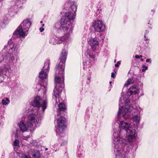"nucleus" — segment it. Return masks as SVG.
<instances>
[{
	"label": "nucleus",
	"mask_w": 158,
	"mask_h": 158,
	"mask_svg": "<svg viewBox=\"0 0 158 158\" xmlns=\"http://www.w3.org/2000/svg\"><path fill=\"white\" fill-rule=\"evenodd\" d=\"M140 118L139 115L138 114L133 116L132 118L133 124L135 127H137L139 123Z\"/></svg>",
	"instance_id": "nucleus-21"
},
{
	"label": "nucleus",
	"mask_w": 158,
	"mask_h": 158,
	"mask_svg": "<svg viewBox=\"0 0 158 158\" xmlns=\"http://www.w3.org/2000/svg\"><path fill=\"white\" fill-rule=\"evenodd\" d=\"M124 96L122 97L120 99L119 102L120 103H119V111L118 113V117H119L120 115L121 114V112L122 111V110L123 109V103L125 102L126 103H127L129 102V100L128 99H125Z\"/></svg>",
	"instance_id": "nucleus-13"
},
{
	"label": "nucleus",
	"mask_w": 158,
	"mask_h": 158,
	"mask_svg": "<svg viewBox=\"0 0 158 158\" xmlns=\"http://www.w3.org/2000/svg\"><path fill=\"white\" fill-rule=\"evenodd\" d=\"M114 62H116V60H114Z\"/></svg>",
	"instance_id": "nucleus-42"
},
{
	"label": "nucleus",
	"mask_w": 158,
	"mask_h": 158,
	"mask_svg": "<svg viewBox=\"0 0 158 158\" xmlns=\"http://www.w3.org/2000/svg\"><path fill=\"white\" fill-rule=\"evenodd\" d=\"M146 61L147 62H150V63H151V60L150 59H147L146 60Z\"/></svg>",
	"instance_id": "nucleus-31"
},
{
	"label": "nucleus",
	"mask_w": 158,
	"mask_h": 158,
	"mask_svg": "<svg viewBox=\"0 0 158 158\" xmlns=\"http://www.w3.org/2000/svg\"><path fill=\"white\" fill-rule=\"evenodd\" d=\"M58 115H59V114H58V115H57V116H58Z\"/></svg>",
	"instance_id": "nucleus-47"
},
{
	"label": "nucleus",
	"mask_w": 158,
	"mask_h": 158,
	"mask_svg": "<svg viewBox=\"0 0 158 158\" xmlns=\"http://www.w3.org/2000/svg\"><path fill=\"white\" fill-rule=\"evenodd\" d=\"M69 4V3H67V4ZM67 4H65V5H66H66H67Z\"/></svg>",
	"instance_id": "nucleus-44"
},
{
	"label": "nucleus",
	"mask_w": 158,
	"mask_h": 158,
	"mask_svg": "<svg viewBox=\"0 0 158 158\" xmlns=\"http://www.w3.org/2000/svg\"><path fill=\"white\" fill-rule=\"evenodd\" d=\"M59 86H55V89L54 90V96L56 98V99H57L56 98L58 96V98H59V99H60L61 98L59 97V96L61 94L62 88L63 87H61L60 88H59Z\"/></svg>",
	"instance_id": "nucleus-16"
},
{
	"label": "nucleus",
	"mask_w": 158,
	"mask_h": 158,
	"mask_svg": "<svg viewBox=\"0 0 158 158\" xmlns=\"http://www.w3.org/2000/svg\"><path fill=\"white\" fill-rule=\"evenodd\" d=\"M17 50V45L16 44H15L11 43V42L9 41L7 46L5 47L4 49L3 50V52H5L6 51L8 54H10L16 51Z\"/></svg>",
	"instance_id": "nucleus-9"
},
{
	"label": "nucleus",
	"mask_w": 158,
	"mask_h": 158,
	"mask_svg": "<svg viewBox=\"0 0 158 158\" xmlns=\"http://www.w3.org/2000/svg\"><path fill=\"white\" fill-rule=\"evenodd\" d=\"M133 82L132 78H130L128 79L124 85V87H127L129 85L132 83Z\"/></svg>",
	"instance_id": "nucleus-24"
},
{
	"label": "nucleus",
	"mask_w": 158,
	"mask_h": 158,
	"mask_svg": "<svg viewBox=\"0 0 158 158\" xmlns=\"http://www.w3.org/2000/svg\"><path fill=\"white\" fill-rule=\"evenodd\" d=\"M40 86L42 87V86H41L40 84H38L37 85L36 88H37V87H38Z\"/></svg>",
	"instance_id": "nucleus-34"
},
{
	"label": "nucleus",
	"mask_w": 158,
	"mask_h": 158,
	"mask_svg": "<svg viewBox=\"0 0 158 158\" xmlns=\"http://www.w3.org/2000/svg\"><path fill=\"white\" fill-rule=\"evenodd\" d=\"M20 2L19 1H17L15 2V5L11 7V9L15 13H17L19 8L21 7V6H20Z\"/></svg>",
	"instance_id": "nucleus-17"
},
{
	"label": "nucleus",
	"mask_w": 158,
	"mask_h": 158,
	"mask_svg": "<svg viewBox=\"0 0 158 158\" xmlns=\"http://www.w3.org/2000/svg\"><path fill=\"white\" fill-rule=\"evenodd\" d=\"M142 67L143 68V69L142 70V72H144L146 70L148 69V67L145 66L144 65H143L142 66Z\"/></svg>",
	"instance_id": "nucleus-27"
},
{
	"label": "nucleus",
	"mask_w": 158,
	"mask_h": 158,
	"mask_svg": "<svg viewBox=\"0 0 158 158\" xmlns=\"http://www.w3.org/2000/svg\"><path fill=\"white\" fill-rule=\"evenodd\" d=\"M4 60V57L2 55H0V62Z\"/></svg>",
	"instance_id": "nucleus-28"
},
{
	"label": "nucleus",
	"mask_w": 158,
	"mask_h": 158,
	"mask_svg": "<svg viewBox=\"0 0 158 158\" xmlns=\"http://www.w3.org/2000/svg\"><path fill=\"white\" fill-rule=\"evenodd\" d=\"M49 64L48 61L45 63L44 67L39 73V77L40 78L43 80L47 78L49 69Z\"/></svg>",
	"instance_id": "nucleus-7"
},
{
	"label": "nucleus",
	"mask_w": 158,
	"mask_h": 158,
	"mask_svg": "<svg viewBox=\"0 0 158 158\" xmlns=\"http://www.w3.org/2000/svg\"><path fill=\"white\" fill-rule=\"evenodd\" d=\"M62 102V100L61 99H59V98L58 99H56V103H57V105L58 104V103L59 102L60 103L59 105V110L64 111L66 109L65 105H64V104L61 102Z\"/></svg>",
	"instance_id": "nucleus-20"
},
{
	"label": "nucleus",
	"mask_w": 158,
	"mask_h": 158,
	"mask_svg": "<svg viewBox=\"0 0 158 158\" xmlns=\"http://www.w3.org/2000/svg\"><path fill=\"white\" fill-rule=\"evenodd\" d=\"M67 53L65 50H63L61 54V56L60 58V62L62 63H64L66 58Z\"/></svg>",
	"instance_id": "nucleus-22"
},
{
	"label": "nucleus",
	"mask_w": 158,
	"mask_h": 158,
	"mask_svg": "<svg viewBox=\"0 0 158 158\" xmlns=\"http://www.w3.org/2000/svg\"><path fill=\"white\" fill-rule=\"evenodd\" d=\"M19 141L17 139H16L14 142L13 144L14 145L16 146H19Z\"/></svg>",
	"instance_id": "nucleus-26"
},
{
	"label": "nucleus",
	"mask_w": 158,
	"mask_h": 158,
	"mask_svg": "<svg viewBox=\"0 0 158 158\" xmlns=\"http://www.w3.org/2000/svg\"><path fill=\"white\" fill-rule=\"evenodd\" d=\"M119 125V130H120L118 132H115L113 133V136L114 138L113 141V143L114 144V151L116 154V158H122V156L121 152V149L124 148L127 144L125 140L121 138L120 136L123 137L125 136L127 131L128 129H130L132 127L130 124L124 121H120Z\"/></svg>",
	"instance_id": "nucleus-2"
},
{
	"label": "nucleus",
	"mask_w": 158,
	"mask_h": 158,
	"mask_svg": "<svg viewBox=\"0 0 158 158\" xmlns=\"http://www.w3.org/2000/svg\"><path fill=\"white\" fill-rule=\"evenodd\" d=\"M92 27L95 32H101L105 29V26L102 20H97L92 23Z\"/></svg>",
	"instance_id": "nucleus-6"
},
{
	"label": "nucleus",
	"mask_w": 158,
	"mask_h": 158,
	"mask_svg": "<svg viewBox=\"0 0 158 158\" xmlns=\"http://www.w3.org/2000/svg\"><path fill=\"white\" fill-rule=\"evenodd\" d=\"M58 115H59V114H58V115H57V116H58Z\"/></svg>",
	"instance_id": "nucleus-48"
},
{
	"label": "nucleus",
	"mask_w": 158,
	"mask_h": 158,
	"mask_svg": "<svg viewBox=\"0 0 158 158\" xmlns=\"http://www.w3.org/2000/svg\"><path fill=\"white\" fill-rule=\"evenodd\" d=\"M135 57L136 58V59H138V58H142V56L141 55H140V56H139L138 55H136L135 56Z\"/></svg>",
	"instance_id": "nucleus-29"
},
{
	"label": "nucleus",
	"mask_w": 158,
	"mask_h": 158,
	"mask_svg": "<svg viewBox=\"0 0 158 158\" xmlns=\"http://www.w3.org/2000/svg\"><path fill=\"white\" fill-rule=\"evenodd\" d=\"M33 142H35V140H33Z\"/></svg>",
	"instance_id": "nucleus-46"
},
{
	"label": "nucleus",
	"mask_w": 158,
	"mask_h": 158,
	"mask_svg": "<svg viewBox=\"0 0 158 158\" xmlns=\"http://www.w3.org/2000/svg\"><path fill=\"white\" fill-rule=\"evenodd\" d=\"M29 124L27 122L26 123L23 120H22L19 124L21 131L22 132H24L27 130L28 128L31 127H30Z\"/></svg>",
	"instance_id": "nucleus-14"
},
{
	"label": "nucleus",
	"mask_w": 158,
	"mask_h": 158,
	"mask_svg": "<svg viewBox=\"0 0 158 158\" xmlns=\"http://www.w3.org/2000/svg\"><path fill=\"white\" fill-rule=\"evenodd\" d=\"M120 64V63L119 62V61H118L117 62V63L115 64V66L116 67H118L119 65Z\"/></svg>",
	"instance_id": "nucleus-30"
},
{
	"label": "nucleus",
	"mask_w": 158,
	"mask_h": 158,
	"mask_svg": "<svg viewBox=\"0 0 158 158\" xmlns=\"http://www.w3.org/2000/svg\"><path fill=\"white\" fill-rule=\"evenodd\" d=\"M31 103L33 106L39 108L41 114L44 112L47 107L46 101L42 100L40 97L35 98L32 101Z\"/></svg>",
	"instance_id": "nucleus-5"
},
{
	"label": "nucleus",
	"mask_w": 158,
	"mask_h": 158,
	"mask_svg": "<svg viewBox=\"0 0 158 158\" xmlns=\"http://www.w3.org/2000/svg\"><path fill=\"white\" fill-rule=\"evenodd\" d=\"M66 119L63 117H60L59 118H58L57 120V126L59 128L56 130V132L58 134L59 133H62L63 131V130L66 128L65 123Z\"/></svg>",
	"instance_id": "nucleus-8"
},
{
	"label": "nucleus",
	"mask_w": 158,
	"mask_h": 158,
	"mask_svg": "<svg viewBox=\"0 0 158 158\" xmlns=\"http://www.w3.org/2000/svg\"><path fill=\"white\" fill-rule=\"evenodd\" d=\"M33 156L34 158H40V153L39 151L35 150L32 152Z\"/></svg>",
	"instance_id": "nucleus-23"
},
{
	"label": "nucleus",
	"mask_w": 158,
	"mask_h": 158,
	"mask_svg": "<svg viewBox=\"0 0 158 158\" xmlns=\"http://www.w3.org/2000/svg\"><path fill=\"white\" fill-rule=\"evenodd\" d=\"M64 64H60L57 65L56 68V77H55V82L56 84V86H60L64 87Z\"/></svg>",
	"instance_id": "nucleus-3"
},
{
	"label": "nucleus",
	"mask_w": 158,
	"mask_h": 158,
	"mask_svg": "<svg viewBox=\"0 0 158 158\" xmlns=\"http://www.w3.org/2000/svg\"><path fill=\"white\" fill-rule=\"evenodd\" d=\"M29 136H27V137H25L24 139H27V138H29Z\"/></svg>",
	"instance_id": "nucleus-35"
},
{
	"label": "nucleus",
	"mask_w": 158,
	"mask_h": 158,
	"mask_svg": "<svg viewBox=\"0 0 158 158\" xmlns=\"http://www.w3.org/2000/svg\"><path fill=\"white\" fill-rule=\"evenodd\" d=\"M26 158H31V157L30 156H26Z\"/></svg>",
	"instance_id": "nucleus-36"
},
{
	"label": "nucleus",
	"mask_w": 158,
	"mask_h": 158,
	"mask_svg": "<svg viewBox=\"0 0 158 158\" xmlns=\"http://www.w3.org/2000/svg\"><path fill=\"white\" fill-rule=\"evenodd\" d=\"M110 84H111V81H110Z\"/></svg>",
	"instance_id": "nucleus-43"
},
{
	"label": "nucleus",
	"mask_w": 158,
	"mask_h": 158,
	"mask_svg": "<svg viewBox=\"0 0 158 158\" xmlns=\"http://www.w3.org/2000/svg\"><path fill=\"white\" fill-rule=\"evenodd\" d=\"M45 150H48V148H45Z\"/></svg>",
	"instance_id": "nucleus-45"
},
{
	"label": "nucleus",
	"mask_w": 158,
	"mask_h": 158,
	"mask_svg": "<svg viewBox=\"0 0 158 158\" xmlns=\"http://www.w3.org/2000/svg\"><path fill=\"white\" fill-rule=\"evenodd\" d=\"M40 23H43V21H40Z\"/></svg>",
	"instance_id": "nucleus-40"
},
{
	"label": "nucleus",
	"mask_w": 158,
	"mask_h": 158,
	"mask_svg": "<svg viewBox=\"0 0 158 158\" xmlns=\"http://www.w3.org/2000/svg\"><path fill=\"white\" fill-rule=\"evenodd\" d=\"M146 31V32L147 33H148V32L147 31Z\"/></svg>",
	"instance_id": "nucleus-41"
},
{
	"label": "nucleus",
	"mask_w": 158,
	"mask_h": 158,
	"mask_svg": "<svg viewBox=\"0 0 158 158\" xmlns=\"http://www.w3.org/2000/svg\"><path fill=\"white\" fill-rule=\"evenodd\" d=\"M9 68L6 66H4L0 68V79L2 81L4 79V76L6 75V73L8 71Z\"/></svg>",
	"instance_id": "nucleus-15"
},
{
	"label": "nucleus",
	"mask_w": 158,
	"mask_h": 158,
	"mask_svg": "<svg viewBox=\"0 0 158 158\" xmlns=\"http://www.w3.org/2000/svg\"><path fill=\"white\" fill-rule=\"evenodd\" d=\"M143 59H141V61H143Z\"/></svg>",
	"instance_id": "nucleus-37"
},
{
	"label": "nucleus",
	"mask_w": 158,
	"mask_h": 158,
	"mask_svg": "<svg viewBox=\"0 0 158 158\" xmlns=\"http://www.w3.org/2000/svg\"><path fill=\"white\" fill-rule=\"evenodd\" d=\"M111 77L114 78L115 77V75L114 73H111Z\"/></svg>",
	"instance_id": "nucleus-32"
},
{
	"label": "nucleus",
	"mask_w": 158,
	"mask_h": 158,
	"mask_svg": "<svg viewBox=\"0 0 158 158\" xmlns=\"http://www.w3.org/2000/svg\"><path fill=\"white\" fill-rule=\"evenodd\" d=\"M89 43L90 44L93 51H95L98 49L99 43L97 38L91 39L89 41Z\"/></svg>",
	"instance_id": "nucleus-12"
},
{
	"label": "nucleus",
	"mask_w": 158,
	"mask_h": 158,
	"mask_svg": "<svg viewBox=\"0 0 158 158\" xmlns=\"http://www.w3.org/2000/svg\"><path fill=\"white\" fill-rule=\"evenodd\" d=\"M130 109V107L128 105H126L123 109V110L122 111V114L123 118L124 119H126L127 117L128 111Z\"/></svg>",
	"instance_id": "nucleus-18"
},
{
	"label": "nucleus",
	"mask_w": 158,
	"mask_h": 158,
	"mask_svg": "<svg viewBox=\"0 0 158 158\" xmlns=\"http://www.w3.org/2000/svg\"><path fill=\"white\" fill-rule=\"evenodd\" d=\"M44 26V24H42V26Z\"/></svg>",
	"instance_id": "nucleus-39"
},
{
	"label": "nucleus",
	"mask_w": 158,
	"mask_h": 158,
	"mask_svg": "<svg viewBox=\"0 0 158 158\" xmlns=\"http://www.w3.org/2000/svg\"><path fill=\"white\" fill-rule=\"evenodd\" d=\"M10 101L7 98H4L2 100V103L3 105H6L9 103Z\"/></svg>",
	"instance_id": "nucleus-25"
},
{
	"label": "nucleus",
	"mask_w": 158,
	"mask_h": 158,
	"mask_svg": "<svg viewBox=\"0 0 158 158\" xmlns=\"http://www.w3.org/2000/svg\"><path fill=\"white\" fill-rule=\"evenodd\" d=\"M92 58H94V56H92L91 57Z\"/></svg>",
	"instance_id": "nucleus-38"
},
{
	"label": "nucleus",
	"mask_w": 158,
	"mask_h": 158,
	"mask_svg": "<svg viewBox=\"0 0 158 158\" xmlns=\"http://www.w3.org/2000/svg\"><path fill=\"white\" fill-rule=\"evenodd\" d=\"M39 117L38 114L36 115L35 114H30L28 116L27 123H28L30 127H32L34 125L35 126L36 123H38L37 118Z\"/></svg>",
	"instance_id": "nucleus-10"
},
{
	"label": "nucleus",
	"mask_w": 158,
	"mask_h": 158,
	"mask_svg": "<svg viewBox=\"0 0 158 158\" xmlns=\"http://www.w3.org/2000/svg\"><path fill=\"white\" fill-rule=\"evenodd\" d=\"M40 29L41 32H43L44 30V29L42 27H40Z\"/></svg>",
	"instance_id": "nucleus-33"
},
{
	"label": "nucleus",
	"mask_w": 158,
	"mask_h": 158,
	"mask_svg": "<svg viewBox=\"0 0 158 158\" xmlns=\"http://www.w3.org/2000/svg\"><path fill=\"white\" fill-rule=\"evenodd\" d=\"M139 89H138L137 86L136 85H134V86H132L128 90L127 94L129 95H131L133 93H138V91Z\"/></svg>",
	"instance_id": "nucleus-19"
},
{
	"label": "nucleus",
	"mask_w": 158,
	"mask_h": 158,
	"mask_svg": "<svg viewBox=\"0 0 158 158\" xmlns=\"http://www.w3.org/2000/svg\"><path fill=\"white\" fill-rule=\"evenodd\" d=\"M31 23L28 19H25L15 31V34L20 37H24L27 34Z\"/></svg>",
	"instance_id": "nucleus-4"
},
{
	"label": "nucleus",
	"mask_w": 158,
	"mask_h": 158,
	"mask_svg": "<svg viewBox=\"0 0 158 158\" xmlns=\"http://www.w3.org/2000/svg\"><path fill=\"white\" fill-rule=\"evenodd\" d=\"M126 133L127 134V139L129 142L135 139L137 135L135 130L132 128L127 130Z\"/></svg>",
	"instance_id": "nucleus-11"
},
{
	"label": "nucleus",
	"mask_w": 158,
	"mask_h": 158,
	"mask_svg": "<svg viewBox=\"0 0 158 158\" xmlns=\"http://www.w3.org/2000/svg\"><path fill=\"white\" fill-rule=\"evenodd\" d=\"M71 8L72 11L66 13L62 17L60 21L61 25H63L61 27V30L64 32V35L61 37L59 40H57L54 37L51 38L49 41L50 43L53 44H60L62 41L68 39L72 33L73 26L72 21L75 17L77 7L73 4L71 6Z\"/></svg>",
	"instance_id": "nucleus-1"
}]
</instances>
